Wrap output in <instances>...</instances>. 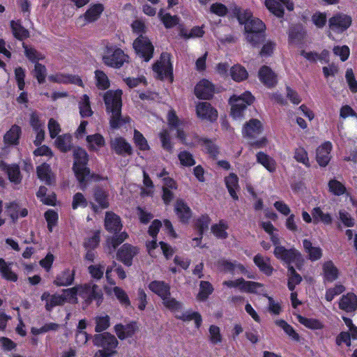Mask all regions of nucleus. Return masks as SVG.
I'll use <instances>...</instances> for the list:
<instances>
[{"label": "nucleus", "mask_w": 357, "mask_h": 357, "mask_svg": "<svg viewBox=\"0 0 357 357\" xmlns=\"http://www.w3.org/2000/svg\"><path fill=\"white\" fill-rule=\"evenodd\" d=\"M174 211L180 220L183 222H188L192 215V212L189 206L183 200H177Z\"/></svg>", "instance_id": "30"}, {"label": "nucleus", "mask_w": 357, "mask_h": 357, "mask_svg": "<svg viewBox=\"0 0 357 357\" xmlns=\"http://www.w3.org/2000/svg\"><path fill=\"white\" fill-rule=\"evenodd\" d=\"M103 9L104 8L100 3L91 6L84 15L80 16L77 20V24L82 26L86 23L93 22L97 20L102 13Z\"/></svg>", "instance_id": "15"}, {"label": "nucleus", "mask_w": 357, "mask_h": 357, "mask_svg": "<svg viewBox=\"0 0 357 357\" xmlns=\"http://www.w3.org/2000/svg\"><path fill=\"white\" fill-rule=\"evenodd\" d=\"M48 79L50 82L59 84H75L78 86H82V81L78 76H73L68 74L55 73L49 75Z\"/></svg>", "instance_id": "22"}, {"label": "nucleus", "mask_w": 357, "mask_h": 357, "mask_svg": "<svg viewBox=\"0 0 357 357\" xmlns=\"http://www.w3.org/2000/svg\"><path fill=\"white\" fill-rule=\"evenodd\" d=\"M0 169L5 172L10 182L18 184L22 181L19 166L17 165H7L3 161L0 162Z\"/></svg>", "instance_id": "21"}, {"label": "nucleus", "mask_w": 357, "mask_h": 357, "mask_svg": "<svg viewBox=\"0 0 357 357\" xmlns=\"http://www.w3.org/2000/svg\"><path fill=\"white\" fill-rule=\"evenodd\" d=\"M176 318L181 319L184 321H189L193 320L195 324L196 328H199L202 323V318L201 314L197 312L192 310H187L183 312L182 310L179 314H177Z\"/></svg>", "instance_id": "43"}, {"label": "nucleus", "mask_w": 357, "mask_h": 357, "mask_svg": "<svg viewBox=\"0 0 357 357\" xmlns=\"http://www.w3.org/2000/svg\"><path fill=\"white\" fill-rule=\"evenodd\" d=\"M93 342L96 345L103 348L102 351L96 353L94 357H109L115 352L114 349L118 345L116 338L109 333L96 335Z\"/></svg>", "instance_id": "8"}, {"label": "nucleus", "mask_w": 357, "mask_h": 357, "mask_svg": "<svg viewBox=\"0 0 357 357\" xmlns=\"http://www.w3.org/2000/svg\"><path fill=\"white\" fill-rule=\"evenodd\" d=\"M254 101V96L249 91L240 96L234 95L229 99L231 115L234 119H241L243 116L245 109Z\"/></svg>", "instance_id": "6"}, {"label": "nucleus", "mask_w": 357, "mask_h": 357, "mask_svg": "<svg viewBox=\"0 0 357 357\" xmlns=\"http://www.w3.org/2000/svg\"><path fill=\"white\" fill-rule=\"evenodd\" d=\"M196 112L199 118L213 121L217 119L218 112L206 102H199L196 106Z\"/></svg>", "instance_id": "17"}, {"label": "nucleus", "mask_w": 357, "mask_h": 357, "mask_svg": "<svg viewBox=\"0 0 357 357\" xmlns=\"http://www.w3.org/2000/svg\"><path fill=\"white\" fill-rule=\"evenodd\" d=\"M257 161L266 168L269 172H274L276 170L275 160L264 152H258L256 155Z\"/></svg>", "instance_id": "39"}, {"label": "nucleus", "mask_w": 357, "mask_h": 357, "mask_svg": "<svg viewBox=\"0 0 357 357\" xmlns=\"http://www.w3.org/2000/svg\"><path fill=\"white\" fill-rule=\"evenodd\" d=\"M107 193L102 189H96L94 192V199L98 203V206L93 203H91V208L95 212H97L98 207L100 208H107L109 206Z\"/></svg>", "instance_id": "36"}, {"label": "nucleus", "mask_w": 357, "mask_h": 357, "mask_svg": "<svg viewBox=\"0 0 357 357\" xmlns=\"http://www.w3.org/2000/svg\"><path fill=\"white\" fill-rule=\"evenodd\" d=\"M265 6L274 15L282 17L284 8L289 10L294 9V4L289 0H265Z\"/></svg>", "instance_id": "14"}, {"label": "nucleus", "mask_w": 357, "mask_h": 357, "mask_svg": "<svg viewBox=\"0 0 357 357\" xmlns=\"http://www.w3.org/2000/svg\"><path fill=\"white\" fill-rule=\"evenodd\" d=\"M137 329L135 323H130L126 325L117 324L115 326V332L121 340L131 337Z\"/></svg>", "instance_id": "37"}, {"label": "nucleus", "mask_w": 357, "mask_h": 357, "mask_svg": "<svg viewBox=\"0 0 357 357\" xmlns=\"http://www.w3.org/2000/svg\"><path fill=\"white\" fill-rule=\"evenodd\" d=\"M213 291V287L210 282L202 281L199 284V291L197 296V299L199 301H204Z\"/></svg>", "instance_id": "54"}, {"label": "nucleus", "mask_w": 357, "mask_h": 357, "mask_svg": "<svg viewBox=\"0 0 357 357\" xmlns=\"http://www.w3.org/2000/svg\"><path fill=\"white\" fill-rule=\"evenodd\" d=\"M225 184L231 197L235 199H238V195L236 190L238 189V178L234 174H230L225 178Z\"/></svg>", "instance_id": "47"}, {"label": "nucleus", "mask_w": 357, "mask_h": 357, "mask_svg": "<svg viewBox=\"0 0 357 357\" xmlns=\"http://www.w3.org/2000/svg\"><path fill=\"white\" fill-rule=\"evenodd\" d=\"M47 188L44 186H41L39 188L36 196L43 202L46 205H54L56 202L55 195L52 193L49 195H46Z\"/></svg>", "instance_id": "56"}, {"label": "nucleus", "mask_w": 357, "mask_h": 357, "mask_svg": "<svg viewBox=\"0 0 357 357\" xmlns=\"http://www.w3.org/2000/svg\"><path fill=\"white\" fill-rule=\"evenodd\" d=\"M294 158L298 162L302 163L306 167L310 166L308 154L303 147L299 146L295 149Z\"/></svg>", "instance_id": "63"}, {"label": "nucleus", "mask_w": 357, "mask_h": 357, "mask_svg": "<svg viewBox=\"0 0 357 357\" xmlns=\"http://www.w3.org/2000/svg\"><path fill=\"white\" fill-rule=\"evenodd\" d=\"M158 17L167 29L174 26L179 22L176 15H171L169 13H165L163 9H160L159 11Z\"/></svg>", "instance_id": "51"}, {"label": "nucleus", "mask_w": 357, "mask_h": 357, "mask_svg": "<svg viewBox=\"0 0 357 357\" xmlns=\"http://www.w3.org/2000/svg\"><path fill=\"white\" fill-rule=\"evenodd\" d=\"M228 225L227 222L221 220L218 223L212 225L211 231L217 238L225 239L228 236L226 231Z\"/></svg>", "instance_id": "55"}, {"label": "nucleus", "mask_w": 357, "mask_h": 357, "mask_svg": "<svg viewBox=\"0 0 357 357\" xmlns=\"http://www.w3.org/2000/svg\"><path fill=\"white\" fill-rule=\"evenodd\" d=\"M137 249L130 244L126 243L118 250L117 259L125 265L129 266L132 264V258L137 255Z\"/></svg>", "instance_id": "18"}, {"label": "nucleus", "mask_w": 357, "mask_h": 357, "mask_svg": "<svg viewBox=\"0 0 357 357\" xmlns=\"http://www.w3.org/2000/svg\"><path fill=\"white\" fill-rule=\"evenodd\" d=\"M312 216L314 223L321 222L330 225L332 222V216L328 213H324L320 207H315L312 211Z\"/></svg>", "instance_id": "45"}, {"label": "nucleus", "mask_w": 357, "mask_h": 357, "mask_svg": "<svg viewBox=\"0 0 357 357\" xmlns=\"http://www.w3.org/2000/svg\"><path fill=\"white\" fill-rule=\"evenodd\" d=\"M105 291L107 295L114 294L122 305L125 307L130 305V301L126 292L121 287L106 286Z\"/></svg>", "instance_id": "27"}, {"label": "nucleus", "mask_w": 357, "mask_h": 357, "mask_svg": "<svg viewBox=\"0 0 357 357\" xmlns=\"http://www.w3.org/2000/svg\"><path fill=\"white\" fill-rule=\"evenodd\" d=\"M74 278L75 271L67 268L57 275L54 282L57 286H69L73 282Z\"/></svg>", "instance_id": "35"}, {"label": "nucleus", "mask_w": 357, "mask_h": 357, "mask_svg": "<svg viewBox=\"0 0 357 357\" xmlns=\"http://www.w3.org/2000/svg\"><path fill=\"white\" fill-rule=\"evenodd\" d=\"M231 78L236 82H241L247 79L248 73L246 69L241 65H235L230 69Z\"/></svg>", "instance_id": "57"}, {"label": "nucleus", "mask_w": 357, "mask_h": 357, "mask_svg": "<svg viewBox=\"0 0 357 357\" xmlns=\"http://www.w3.org/2000/svg\"><path fill=\"white\" fill-rule=\"evenodd\" d=\"M223 284L229 288L237 287L243 292L265 295V288L262 284L256 282L245 281L243 278L225 281Z\"/></svg>", "instance_id": "9"}, {"label": "nucleus", "mask_w": 357, "mask_h": 357, "mask_svg": "<svg viewBox=\"0 0 357 357\" xmlns=\"http://www.w3.org/2000/svg\"><path fill=\"white\" fill-rule=\"evenodd\" d=\"M161 226V222L155 220L152 222L149 229V234L153 239L146 243V248L149 255L152 257L155 256L154 250L158 247L155 238Z\"/></svg>", "instance_id": "23"}, {"label": "nucleus", "mask_w": 357, "mask_h": 357, "mask_svg": "<svg viewBox=\"0 0 357 357\" xmlns=\"http://www.w3.org/2000/svg\"><path fill=\"white\" fill-rule=\"evenodd\" d=\"M340 307L347 312H351L357 307V297L354 294H347L341 298Z\"/></svg>", "instance_id": "41"}, {"label": "nucleus", "mask_w": 357, "mask_h": 357, "mask_svg": "<svg viewBox=\"0 0 357 357\" xmlns=\"http://www.w3.org/2000/svg\"><path fill=\"white\" fill-rule=\"evenodd\" d=\"M73 170L79 183L80 188L85 190L88 182L91 180H97V176L91 175L89 169L86 167L88 162V154L82 148H76L74 150Z\"/></svg>", "instance_id": "5"}, {"label": "nucleus", "mask_w": 357, "mask_h": 357, "mask_svg": "<svg viewBox=\"0 0 357 357\" xmlns=\"http://www.w3.org/2000/svg\"><path fill=\"white\" fill-rule=\"evenodd\" d=\"M95 79L96 86L100 90H105L109 86L107 75L102 70H96Z\"/></svg>", "instance_id": "58"}, {"label": "nucleus", "mask_w": 357, "mask_h": 357, "mask_svg": "<svg viewBox=\"0 0 357 357\" xmlns=\"http://www.w3.org/2000/svg\"><path fill=\"white\" fill-rule=\"evenodd\" d=\"M162 301L163 305L173 312L176 317L177 314H179L183 309V303L172 297L170 293L162 298Z\"/></svg>", "instance_id": "40"}, {"label": "nucleus", "mask_w": 357, "mask_h": 357, "mask_svg": "<svg viewBox=\"0 0 357 357\" xmlns=\"http://www.w3.org/2000/svg\"><path fill=\"white\" fill-rule=\"evenodd\" d=\"M153 70L158 78L172 81V65L168 53L161 54L160 59L153 66Z\"/></svg>", "instance_id": "11"}, {"label": "nucleus", "mask_w": 357, "mask_h": 357, "mask_svg": "<svg viewBox=\"0 0 357 357\" xmlns=\"http://www.w3.org/2000/svg\"><path fill=\"white\" fill-rule=\"evenodd\" d=\"M303 245L309 259L311 261H317L321 259L322 250L320 247L313 245L311 241L307 239L303 240Z\"/></svg>", "instance_id": "34"}, {"label": "nucleus", "mask_w": 357, "mask_h": 357, "mask_svg": "<svg viewBox=\"0 0 357 357\" xmlns=\"http://www.w3.org/2000/svg\"><path fill=\"white\" fill-rule=\"evenodd\" d=\"M78 286V295L86 303H91L92 301H96L97 304L99 305L102 300V293L99 289L98 286L89 282L84 285Z\"/></svg>", "instance_id": "12"}, {"label": "nucleus", "mask_w": 357, "mask_h": 357, "mask_svg": "<svg viewBox=\"0 0 357 357\" xmlns=\"http://www.w3.org/2000/svg\"><path fill=\"white\" fill-rule=\"evenodd\" d=\"M149 289L160 297L164 298L170 293V287L168 284L162 281L155 280L149 283Z\"/></svg>", "instance_id": "32"}, {"label": "nucleus", "mask_w": 357, "mask_h": 357, "mask_svg": "<svg viewBox=\"0 0 357 357\" xmlns=\"http://www.w3.org/2000/svg\"><path fill=\"white\" fill-rule=\"evenodd\" d=\"M55 146L62 152L69 151L72 147V136L70 134H63L57 136L55 142Z\"/></svg>", "instance_id": "49"}, {"label": "nucleus", "mask_w": 357, "mask_h": 357, "mask_svg": "<svg viewBox=\"0 0 357 357\" xmlns=\"http://www.w3.org/2000/svg\"><path fill=\"white\" fill-rule=\"evenodd\" d=\"M132 45L137 55L144 61L147 62L153 57L154 47L146 36H139L134 40Z\"/></svg>", "instance_id": "10"}, {"label": "nucleus", "mask_w": 357, "mask_h": 357, "mask_svg": "<svg viewBox=\"0 0 357 357\" xmlns=\"http://www.w3.org/2000/svg\"><path fill=\"white\" fill-rule=\"evenodd\" d=\"M105 65L119 68L124 63L128 62V56L122 50L112 45H107L102 56Z\"/></svg>", "instance_id": "7"}, {"label": "nucleus", "mask_w": 357, "mask_h": 357, "mask_svg": "<svg viewBox=\"0 0 357 357\" xmlns=\"http://www.w3.org/2000/svg\"><path fill=\"white\" fill-rule=\"evenodd\" d=\"M61 296L63 298V303L65 302L75 303L77 302L78 286L73 288L64 289Z\"/></svg>", "instance_id": "60"}, {"label": "nucleus", "mask_w": 357, "mask_h": 357, "mask_svg": "<svg viewBox=\"0 0 357 357\" xmlns=\"http://www.w3.org/2000/svg\"><path fill=\"white\" fill-rule=\"evenodd\" d=\"M296 319L301 324L309 329L319 330L324 328L323 323L317 319L307 318L300 314L296 315Z\"/></svg>", "instance_id": "46"}, {"label": "nucleus", "mask_w": 357, "mask_h": 357, "mask_svg": "<svg viewBox=\"0 0 357 357\" xmlns=\"http://www.w3.org/2000/svg\"><path fill=\"white\" fill-rule=\"evenodd\" d=\"M41 300L45 301V308L50 311L53 307L63 304V298L59 294L51 295L48 292H44L41 296Z\"/></svg>", "instance_id": "31"}, {"label": "nucleus", "mask_w": 357, "mask_h": 357, "mask_svg": "<svg viewBox=\"0 0 357 357\" xmlns=\"http://www.w3.org/2000/svg\"><path fill=\"white\" fill-rule=\"evenodd\" d=\"M262 228L271 236V239L275 245V256L284 261V263H295L297 266L301 265L302 262V255L299 251L294 248L289 250L280 245V240L278 236L273 234L275 227L270 222H264L261 224Z\"/></svg>", "instance_id": "3"}, {"label": "nucleus", "mask_w": 357, "mask_h": 357, "mask_svg": "<svg viewBox=\"0 0 357 357\" xmlns=\"http://www.w3.org/2000/svg\"><path fill=\"white\" fill-rule=\"evenodd\" d=\"M254 262L264 273L267 275H271L273 268L271 267L268 259H265L261 255H257L254 257Z\"/></svg>", "instance_id": "52"}, {"label": "nucleus", "mask_w": 357, "mask_h": 357, "mask_svg": "<svg viewBox=\"0 0 357 357\" xmlns=\"http://www.w3.org/2000/svg\"><path fill=\"white\" fill-rule=\"evenodd\" d=\"M112 148L119 154L131 153L130 145L122 137H116L111 142Z\"/></svg>", "instance_id": "44"}, {"label": "nucleus", "mask_w": 357, "mask_h": 357, "mask_svg": "<svg viewBox=\"0 0 357 357\" xmlns=\"http://www.w3.org/2000/svg\"><path fill=\"white\" fill-rule=\"evenodd\" d=\"M352 18L350 15L344 13H337L328 20L330 29L337 33H341L347 30L351 25Z\"/></svg>", "instance_id": "13"}, {"label": "nucleus", "mask_w": 357, "mask_h": 357, "mask_svg": "<svg viewBox=\"0 0 357 357\" xmlns=\"http://www.w3.org/2000/svg\"><path fill=\"white\" fill-rule=\"evenodd\" d=\"M275 324L281 328L284 333L291 337L293 340L299 341L300 336L287 322L282 319H277L275 321Z\"/></svg>", "instance_id": "53"}, {"label": "nucleus", "mask_w": 357, "mask_h": 357, "mask_svg": "<svg viewBox=\"0 0 357 357\" xmlns=\"http://www.w3.org/2000/svg\"><path fill=\"white\" fill-rule=\"evenodd\" d=\"M10 26L15 38L22 40L28 36V31L21 25L18 21H11Z\"/></svg>", "instance_id": "62"}, {"label": "nucleus", "mask_w": 357, "mask_h": 357, "mask_svg": "<svg viewBox=\"0 0 357 357\" xmlns=\"http://www.w3.org/2000/svg\"><path fill=\"white\" fill-rule=\"evenodd\" d=\"M217 266L218 268L221 271L243 274L246 273L244 266L236 261L232 262L226 259H220L218 261Z\"/></svg>", "instance_id": "20"}, {"label": "nucleus", "mask_w": 357, "mask_h": 357, "mask_svg": "<svg viewBox=\"0 0 357 357\" xmlns=\"http://www.w3.org/2000/svg\"><path fill=\"white\" fill-rule=\"evenodd\" d=\"M259 78L261 82L268 86H273L277 82L276 75L266 66H264L259 69Z\"/></svg>", "instance_id": "28"}, {"label": "nucleus", "mask_w": 357, "mask_h": 357, "mask_svg": "<svg viewBox=\"0 0 357 357\" xmlns=\"http://www.w3.org/2000/svg\"><path fill=\"white\" fill-rule=\"evenodd\" d=\"M180 164L183 167H192L195 164L193 155L187 151H181L178 155Z\"/></svg>", "instance_id": "64"}, {"label": "nucleus", "mask_w": 357, "mask_h": 357, "mask_svg": "<svg viewBox=\"0 0 357 357\" xmlns=\"http://www.w3.org/2000/svg\"><path fill=\"white\" fill-rule=\"evenodd\" d=\"M86 142L90 150L97 151L105 146L104 137L100 134H94L86 137Z\"/></svg>", "instance_id": "48"}, {"label": "nucleus", "mask_w": 357, "mask_h": 357, "mask_svg": "<svg viewBox=\"0 0 357 357\" xmlns=\"http://www.w3.org/2000/svg\"><path fill=\"white\" fill-rule=\"evenodd\" d=\"M323 273L325 281L333 282L338 277L339 272L331 261H326L323 264Z\"/></svg>", "instance_id": "42"}, {"label": "nucleus", "mask_w": 357, "mask_h": 357, "mask_svg": "<svg viewBox=\"0 0 357 357\" xmlns=\"http://www.w3.org/2000/svg\"><path fill=\"white\" fill-rule=\"evenodd\" d=\"M167 122L171 130L176 132L177 138L185 146H202L203 150L212 157H216L219 153V149L213 142L206 138H200L197 135H187L185 130L188 128V122L179 118L174 110H170L167 114Z\"/></svg>", "instance_id": "1"}, {"label": "nucleus", "mask_w": 357, "mask_h": 357, "mask_svg": "<svg viewBox=\"0 0 357 357\" xmlns=\"http://www.w3.org/2000/svg\"><path fill=\"white\" fill-rule=\"evenodd\" d=\"M96 323L95 330L96 332H101L109 326V317L107 314H101L94 318Z\"/></svg>", "instance_id": "61"}, {"label": "nucleus", "mask_w": 357, "mask_h": 357, "mask_svg": "<svg viewBox=\"0 0 357 357\" xmlns=\"http://www.w3.org/2000/svg\"><path fill=\"white\" fill-rule=\"evenodd\" d=\"M211 219L208 215H202L197 219L195 222V227L199 231V237H195L192 239V245L194 246H199L201 243L203 232L208 227Z\"/></svg>", "instance_id": "25"}, {"label": "nucleus", "mask_w": 357, "mask_h": 357, "mask_svg": "<svg viewBox=\"0 0 357 357\" xmlns=\"http://www.w3.org/2000/svg\"><path fill=\"white\" fill-rule=\"evenodd\" d=\"M261 130V123L257 119H251L244 126L243 135L251 139L259 135Z\"/></svg>", "instance_id": "26"}, {"label": "nucleus", "mask_w": 357, "mask_h": 357, "mask_svg": "<svg viewBox=\"0 0 357 357\" xmlns=\"http://www.w3.org/2000/svg\"><path fill=\"white\" fill-rule=\"evenodd\" d=\"M122 94L121 90L116 89L109 90L104 95L106 110L110 114V126L113 128H117L126 122L121 116Z\"/></svg>", "instance_id": "4"}, {"label": "nucleus", "mask_w": 357, "mask_h": 357, "mask_svg": "<svg viewBox=\"0 0 357 357\" xmlns=\"http://www.w3.org/2000/svg\"><path fill=\"white\" fill-rule=\"evenodd\" d=\"M286 264H288V288L292 291L295 289V287L300 284L302 280V278L299 274L296 273V271L291 264H294L298 269H301L303 264V258L302 257V262L299 266H297L295 263Z\"/></svg>", "instance_id": "29"}, {"label": "nucleus", "mask_w": 357, "mask_h": 357, "mask_svg": "<svg viewBox=\"0 0 357 357\" xmlns=\"http://www.w3.org/2000/svg\"><path fill=\"white\" fill-rule=\"evenodd\" d=\"M79 113L82 117H88L92 114L90 106L89 97L84 95L79 102Z\"/></svg>", "instance_id": "59"}, {"label": "nucleus", "mask_w": 357, "mask_h": 357, "mask_svg": "<svg viewBox=\"0 0 357 357\" xmlns=\"http://www.w3.org/2000/svg\"><path fill=\"white\" fill-rule=\"evenodd\" d=\"M21 132V128L17 125H13L3 137L4 144L6 145H17Z\"/></svg>", "instance_id": "38"}, {"label": "nucleus", "mask_w": 357, "mask_h": 357, "mask_svg": "<svg viewBox=\"0 0 357 357\" xmlns=\"http://www.w3.org/2000/svg\"><path fill=\"white\" fill-rule=\"evenodd\" d=\"M105 229L111 233L116 234L122 228L119 216L113 212H107L105 218Z\"/></svg>", "instance_id": "24"}, {"label": "nucleus", "mask_w": 357, "mask_h": 357, "mask_svg": "<svg viewBox=\"0 0 357 357\" xmlns=\"http://www.w3.org/2000/svg\"><path fill=\"white\" fill-rule=\"evenodd\" d=\"M234 13L241 24L244 25L247 41L252 46L257 45L264 37L266 26L259 18L254 17L248 9L235 7Z\"/></svg>", "instance_id": "2"}, {"label": "nucleus", "mask_w": 357, "mask_h": 357, "mask_svg": "<svg viewBox=\"0 0 357 357\" xmlns=\"http://www.w3.org/2000/svg\"><path fill=\"white\" fill-rule=\"evenodd\" d=\"M332 144L326 142L321 144L317 149L316 158L319 165L321 167H326L331 158V151L332 150Z\"/></svg>", "instance_id": "19"}, {"label": "nucleus", "mask_w": 357, "mask_h": 357, "mask_svg": "<svg viewBox=\"0 0 357 357\" xmlns=\"http://www.w3.org/2000/svg\"><path fill=\"white\" fill-rule=\"evenodd\" d=\"M215 91L214 85L207 79L201 80L195 88V93L199 99H209Z\"/></svg>", "instance_id": "16"}, {"label": "nucleus", "mask_w": 357, "mask_h": 357, "mask_svg": "<svg viewBox=\"0 0 357 357\" xmlns=\"http://www.w3.org/2000/svg\"><path fill=\"white\" fill-rule=\"evenodd\" d=\"M13 263L7 262L3 259L0 258V273L1 277L10 282H16L17 275L12 271Z\"/></svg>", "instance_id": "33"}, {"label": "nucleus", "mask_w": 357, "mask_h": 357, "mask_svg": "<svg viewBox=\"0 0 357 357\" xmlns=\"http://www.w3.org/2000/svg\"><path fill=\"white\" fill-rule=\"evenodd\" d=\"M37 175L40 180L46 184H51L53 178L50 166L43 163L37 167Z\"/></svg>", "instance_id": "50"}]
</instances>
